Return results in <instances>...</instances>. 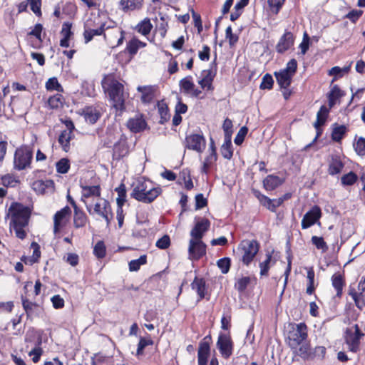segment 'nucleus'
I'll use <instances>...</instances> for the list:
<instances>
[{
	"label": "nucleus",
	"instance_id": "f257e3e1",
	"mask_svg": "<svg viewBox=\"0 0 365 365\" xmlns=\"http://www.w3.org/2000/svg\"><path fill=\"white\" fill-rule=\"evenodd\" d=\"M287 344L293 352L303 359L312 357V351L307 341V327L304 323L290 324L288 327Z\"/></svg>",
	"mask_w": 365,
	"mask_h": 365
},
{
	"label": "nucleus",
	"instance_id": "f03ea898",
	"mask_svg": "<svg viewBox=\"0 0 365 365\" xmlns=\"http://www.w3.org/2000/svg\"><path fill=\"white\" fill-rule=\"evenodd\" d=\"M31 215V209L19 202H12L8 209L6 218L10 219V229L14 230L19 239L26 238V228L29 225Z\"/></svg>",
	"mask_w": 365,
	"mask_h": 365
},
{
	"label": "nucleus",
	"instance_id": "7ed1b4c3",
	"mask_svg": "<svg viewBox=\"0 0 365 365\" xmlns=\"http://www.w3.org/2000/svg\"><path fill=\"white\" fill-rule=\"evenodd\" d=\"M102 87L116 111L124 110L125 101L128 95L124 91L123 84L113 78H106L102 81Z\"/></svg>",
	"mask_w": 365,
	"mask_h": 365
},
{
	"label": "nucleus",
	"instance_id": "20e7f679",
	"mask_svg": "<svg viewBox=\"0 0 365 365\" xmlns=\"http://www.w3.org/2000/svg\"><path fill=\"white\" fill-rule=\"evenodd\" d=\"M259 250V244L255 240H244L237 248L236 255L239 260L248 266L253 261Z\"/></svg>",
	"mask_w": 365,
	"mask_h": 365
},
{
	"label": "nucleus",
	"instance_id": "39448f33",
	"mask_svg": "<svg viewBox=\"0 0 365 365\" xmlns=\"http://www.w3.org/2000/svg\"><path fill=\"white\" fill-rule=\"evenodd\" d=\"M86 207L89 215H97L101 217L106 221L107 225H109L113 218V214L109 202L101 197L86 206Z\"/></svg>",
	"mask_w": 365,
	"mask_h": 365
},
{
	"label": "nucleus",
	"instance_id": "423d86ee",
	"mask_svg": "<svg viewBox=\"0 0 365 365\" xmlns=\"http://www.w3.org/2000/svg\"><path fill=\"white\" fill-rule=\"evenodd\" d=\"M161 189L155 187L153 182L144 178H138V201L145 203L153 202L160 193Z\"/></svg>",
	"mask_w": 365,
	"mask_h": 365
},
{
	"label": "nucleus",
	"instance_id": "0eeeda50",
	"mask_svg": "<svg viewBox=\"0 0 365 365\" xmlns=\"http://www.w3.org/2000/svg\"><path fill=\"white\" fill-rule=\"evenodd\" d=\"M32 160V148L29 145H21L14 153V168L19 171L30 168Z\"/></svg>",
	"mask_w": 365,
	"mask_h": 365
},
{
	"label": "nucleus",
	"instance_id": "6e6552de",
	"mask_svg": "<svg viewBox=\"0 0 365 365\" xmlns=\"http://www.w3.org/2000/svg\"><path fill=\"white\" fill-rule=\"evenodd\" d=\"M297 62L295 59L290 60L285 68L275 72L277 83L281 88L287 89L291 84L292 78L297 71Z\"/></svg>",
	"mask_w": 365,
	"mask_h": 365
},
{
	"label": "nucleus",
	"instance_id": "1a4fd4ad",
	"mask_svg": "<svg viewBox=\"0 0 365 365\" xmlns=\"http://www.w3.org/2000/svg\"><path fill=\"white\" fill-rule=\"evenodd\" d=\"M364 336V334L360 331L357 324L354 325V331L346 330L345 341L350 351L356 353L359 351L360 341Z\"/></svg>",
	"mask_w": 365,
	"mask_h": 365
},
{
	"label": "nucleus",
	"instance_id": "9d476101",
	"mask_svg": "<svg viewBox=\"0 0 365 365\" xmlns=\"http://www.w3.org/2000/svg\"><path fill=\"white\" fill-rule=\"evenodd\" d=\"M216 346L223 358L228 359L232 354L233 342L230 334L220 333Z\"/></svg>",
	"mask_w": 365,
	"mask_h": 365
},
{
	"label": "nucleus",
	"instance_id": "9b49d317",
	"mask_svg": "<svg viewBox=\"0 0 365 365\" xmlns=\"http://www.w3.org/2000/svg\"><path fill=\"white\" fill-rule=\"evenodd\" d=\"M206 254V245L202 240L190 239L188 256L191 260H197Z\"/></svg>",
	"mask_w": 365,
	"mask_h": 365
},
{
	"label": "nucleus",
	"instance_id": "f8f14e48",
	"mask_svg": "<svg viewBox=\"0 0 365 365\" xmlns=\"http://www.w3.org/2000/svg\"><path fill=\"white\" fill-rule=\"evenodd\" d=\"M81 201L86 206L101 197V188L98 185H81Z\"/></svg>",
	"mask_w": 365,
	"mask_h": 365
},
{
	"label": "nucleus",
	"instance_id": "ddd939ff",
	"mask_svg": "<svg viewBox=\"0 0 365 365\" xmlns=\"http://www.w3.org/2000/svg\"><path fill=\"white\" fill-rule=\"evenodd\" d=\"M71 214V210L68 206H66L56 212L53 217V232L56 234L63 227H64Z\"/></svg>",
	"mask_w": 365,
	"mask_h": 365
},
{
	"label": "nucleus",
	"instance_id": "4468645a",
	"mask_svg": "<svg viewBox=\"0 0 365 365\" xmlns=\"http://www.w3.org/2000/svg\"><path fill=\"white\" fill-rule=\"evenodd\" d=\"M211 336H206L200 342L198 351H197V362L198 365H207V359L210 354V343Z\"/></svg>",
	"mask_w": 365,
	"mask_h": 365
},
{
	"label": "nucleus",
	"instance_id": "2eb2a0df",
	"mask_svg": "<svg viewBox=\"0 0 365 365\" xmlns=\"http://www.w3.org/2000/svg\"><path fill=\"white\" fill-rule=\"evenodd\" d=\"M186 148L195 150L197 153H202L205 148L206 141L203 135L200 134H192L187 136Z\"/></svg>",
	"mask_w": 365,
	"mask_h": 365
},
{
	"label": "nucleus",
	"instance_id": "dca6fc26",
	"mask_svg": "<svg viewBox=\"0 0 365 365\" xmlns=\"http://www.w3.org/2000/svg\"><path fill=\"white\" fill-rule=\"evenodd\" d=\"M253 193L255 196L259 200L260 203L272 212H275L276 209L284 202V198L272 200L268 197L262 195L258 190H253Z\"/></svg>",
	"mask_w": 365,
	"mask_h": 365
},
{
	"label": "nucleus",
	"instance_id": "f3484780",
	"mask_svg": "<svg viewBox=\"0 0 365 365\" xmlns=\"http://www.w3.org/2000/svg\"><path fill=\"white\" fill-rule=\"evenodd\" d=\"M321 209L318 206H314L303 217L302 220V229H307L314 225L321 217Z\"/></svg>",
	"mask_w": 365,
	"mask_h": 365
},
{
	"label": "nucleus",
	"instance_id": "a211bd4d",
	"mask_svg": "<svg viewBox=\"0 0 365 365\" xmlns=\"http://www.w3.org/2000/svg\"><path fill=\"white\" fill-rule=\"evenodd\" d=\"M138 93L141 102L143 104L150 103L157 96L158 87L156 86H138Z\"/></svg>",
	"mask_w": 365,
	"mask_h": 365
},
{
	"label": "nucleus",
	"instance_id": "6ab92c4d",
	"mask_svg": "<svg viewBox=\"0 0 365 365\" xmlns=\"http://www.w3.org/2000/svg\"><path fill=\"white\" fill-rule=\"evenodd\" d=\"M210 222L207 219L197 222L190 232L191 239L202 240L205 232L209 229Z\"/></svg>",
	"mask_w": 365,
	"mask_h": 365
},
{
	"label": "nucleus",
	"instance_id": "aec40b11",
	"mask_svg": "<svg viewBox=\"0 0 365 365\" xmlns=\"http://www.w3.org/2000/svg\"><path fill=\"white\" fill-rule=\"evenodd\" d=\"M215 71L212 68L203 70L201 73L200 79L198 81L199 85L202 89L210 91L213 89L212 81L215 76Z\"/></svg>",
	"mask_w": 365,
	"mask_h": 365
},
{
	"label": "nucleus",
	"instance_id": "412c9836",
	"mask_svg": "<svg viewBox=\"0 0 365 365\" xmlns=\"http://www.w3.org/2000/svg\"><path fill=\"white\" fill-rule=\"evenodd\" d=\"M71 205L74 210V216H73V224L76 228H80L84 227L87 222L88 217L86 213L79 209L76 203V202L72 200Z\"/></svg>",
	"mask_w": 365,
	"mask_h": 365
},
{
	"label": "nucleus",
	"instance_id": "4be33fe9",
	"mask_svg": "<svg viewBox=\"0 0 365 365\" xmlns=\"http://www.w3.org/2000/svg\"><path fill=\"white\" fill-rule=\"evenodd\" d=\"M21 302L28 318H32L40 314L41 307L38 304L32 302L24 297H21Z\"/></svg>",
	"mask_w": 365,
	"mask_h": 365
},
{
	"label": "nucleus",
	"instance_id": "5701e85b",
	"mask_svg": "<svg viewBox=\"0 0 365 365\" xmlns=\"http://www.w3.org/2000/svg\"><path fill=\"white\" fill-rule=\"evenodd\" d=\"M294 43L293 35L290 32L285 33L279 39L276 49L279 53H283L288 50Z\"/></svg>",
	"mask_w": 365,
	"mask_h": 365
},
{
	"label": "nucleus",
	"instance_id": "b1692460",
	"mask_svg": "<svg viewBox=\"0 0 365 365\" xmlns=\"http://www.w3.org/2000/svg\"><path fill=\"white\" fill-rule=\"evenodd\" d=\"M344 163L341 158L337 155H331L329 162L328 173L331 175H335L341 172L344 168Z\"/></svg>",
	"mask_w": 365,
	"mask_h": 365
},
{
	"label": "nucleus",
	"instance_id": "393cba45",
	"mask_svg": "<svg viewBox=\"0 0 365 365\" xmlns=\"http://www.w3.org/2000/svg\"><path fill=\"white\" fill-rule=\"evenodd\" d=\"M284 179L274 175H269L263 180V186L266 190L272 191L281 185Z\"/></svg>",
	"mask_w": 365,
	"mask_h": 365
},
{
	"label": "nucleus",
	"instance_id": "a878e982",
	"mask_svg": "<svg viewBox=\"0 0 365 365\" xmlns=\"http://www.w3.org/2000/svg\"><path fill=\"white\" fill-rule=\"evenodd\" d=\"M73 134L69 130H63L58 136V141L61 148L65 152H68L71 149V140L73 138Z\"/></svg>",
	"mask_w": 365,
	"mask_h": 365
},
{
	"label": "nucleus",
	"instance_id": "bb28decb",
	"mask_svg": "<svg viewBox=\"0 0 365 365\" xmlns=\"http://www.w3.org/2000/svg\"><path fill=\"white\" fill-rule=\"evenodd\" d=\"M137 53V38L133 37L128 43L126 48L120 53V56H125V61L129 62Z\"/></svg>",
	"mask_w": 365,
	"mask_h": 365
},
{
	"label": "nucleus",
	"instance_id": "cd10ccee",
	"mask_svg": "<svg viewBox=\"0 0 365 365\" xmlns=\"http://www.w3.org/2000/svg\"><path fill=\"white\" fill-rule=\"evenodd\" d=\"M349 294L354 301L356 307L362 310L365 307V294L364 292H358L354 288H349Z\"/></svg>",
	"mask_w": 365,
	"mask_h": 365
},
{
	"label": "nucleus",
	"instance_id": "c85d7f7f",
	"mask_svg": "<svg viewBox=\"0 0 365 365\" xmlns=\"http://www.w3.org/2000/svg\"><path fill=\"white\" fill-rule=\"evenodd\" d=\"M331 284L336 291V297H341L343 293V288L345 284L343 276L339 273H335L331 277Z\"/></svg>",
	"mask_w": 365,
	"mask_h": 365
},
{
	"label": "nucleus",
	"instance_id": "c756f323",
	"mask_svg": "<svg viewBox=\"0 0 365 365\" xmlns=\"http://www.w3.org/2000/svg\"><path fill=\"white\" fill-rule=\"evenodd\" d=\"M83 116L86 122L94 124L100 118L99 111L93 107H86L83 110Z\"/></svg>",
	"mask_w": 365,
	"mask_h": 365
},
{
	"label": "nucleus",
	"instance_id": "7c9ffc66",
	"mask_svg": "<svg viewBox=\"0 0 365 365\" xmlns=\"http://www.w3.org/2000/svg\"><path fill=\"white\" fill-rule=\"evenodd\" d=\"M157 108L160 117V123L164 124L170 118L168 105L164 101H160L158 102Z\"/></svg>",
	"mask_w": 365,
	"mask_h": 365
},
{
	"label": "nucleus",
	"instance_id": "2f4dec72",
	"mask_svg": "<svg viewBox=\"0 0 365 365\" xmlns=\"http://www.w3.org/2000/svg\"><path fill=\"white\" fill-rule=\"evenodd\" d=\"M191 287L197 293L200 299L205 297V282L203 279L195 277L191 284Z\"/></svg>",
	"mask_w": 365,
	"mask_h": 365
},
{
	"label": "nucleus",
	"instance_id": "473e14b6",
	"mask_svg": "<svg viewBox=\"0 0 365 365\" xmlns=\"http://www.w3.org/2000/svg\"><path fill=\"white\" fill-rule=\"evenodd\" d=\"M105 30V24H102L97 29H85L83 36L85 39V42L87 43L91 41L95 36L101 35Z\"/></svg>",
	"mask_w": 365,
	"mask_h": 365
},
{
	"label": "nucleus",
	"instance_id": "72a5a7b5",
	"mask_svg": "<svg viewBox=\"0 0 365 365\" xmlns=\"http://www.w3.org/2000/svg\"><path fill=\"white\" fill-rule=\"evenodd\" d=\"M347 128L344 125H333L331 139L335 142H340L346 133Z\"/></svg>",
	"mask_w": 365,
	"mask_h": 365
},
{
	"label": "nucleus",
	"instance_id": "f704fd0d",
	"mask_svg": "<svg viewBox=\"0 0 365 365\" xmlns=\"http://www.w3.org/2000/svg\"><path fill=\"white\" fill-rule=\"evenodd\" d=\"M328 114L329 109L325 106H322L319 110L317 112V120L314 124L317 130H318L320 126L324 124L328 117Z\"/></svg>",
	"mask_w": 365,
	"mask_h": 365
},
{
	"label": "nucleus",
	"instance_id": "c9c22d12",
	"mask_svg": "<svg viewBox=\"0 0 365 365\" xmlns=\"http://www.w3.org/2000/svg\"><path fill=\"white\" fill-rule=\"evenodd\" d=\"M351 65H349L347 66H344V68H340L339 66H334L331 68L328 74L329 76H333L334 78L332 80V82L336 81L339 78H341L344 76V74L348 73L350 71Z\"/></svg>",
	"mask_w": 365,
	"mask_h": 365
},
{
	"label": "nucleus",
	"instance_id": "e433bc0d",
	"mask_svg": "<svg viewBox=\"0 0 365 365\" xmlns=\"http://www.w3.org/2000/svg\"><path fill=\"white\" fill-rule=\"evenodd\" d=\"M128 153V147L123 141H119L113 146V157L119 159Z\"/></svg>",
	"mask_w": 365,
	"mask_h": 365
},
{
	"label": "nucleus",
	"instance_id": "4c0bfd02",
	"mask_svg": "<svg viewBox=\"0 0 365 365\" xmlns=\"http://www.w3.org/2000/svg\"><path fill=\"white\" fill-rule=\"evenodd\" d=\"M220 152L222 155L226 159H230L232 157L233 151L232 149L231 138H225V141L221 146Z\"/></svg>",
	"mask_w": 365,
	"mask_h": 365
},
{
	"label": "nucleus",
	"instance_id": "58836bf2",
	"mask_svg": "<svg viewBox=\"0 0 365 365\" xmlns=\"http://www.w3.org/2000/svg\"><path fill=\"white\" fill-rule=\"evenodd\" d=\"M217 158V153L209 154L202 163V173L207 174Z\"/></svg>",
	"mask_w": 365,
	"mask_h": 365
},
{
	"label": "nucleus",
	"instance_id": "ea45409f",
	"mask_svg": "<svg viewBox=\"0 0 365 365\" xmlns=\"http://www.w3.org/2000/svg\"><path fill=\"white\" fill-rule=\"evenodd\" d=\"M64 98L61 94L57 93L51 96L48 100V104L52 109L58 108L63 106Z\"/></svg>",
	"mask_w": 365,
	"mask_h": 365
},
{
	"label": "nucleus",
	"instance_id": "a19ab883",
	"mask_svg": "<svg viewBox=\"0 0 365 365\" xmlns=\"http://www.w3.org/2000/svg\"><path fill=\"white\" fill-rule=\"evenodd\" d=\"M180 86L185 93L189 95L192 88L195 87L192 77L189 76L180 80Z\"/></svg>",
	"mask_w": 365,
	"mask_h": 365
},
{
	"label": "nucleus",
	"instance_id": "79ce46f5",
	"mask_svg": "<svg viewBox=\"0 0 365 365\" xmlns=\"http://www.w3.org/2000/svg\"><path fill=\"white\" fill-rule=\"evenodd\" d=\"M56 167L58 173H67L70 168V161L67 158H61L56 163Z\"/></svg>",
	"mask_w": 365,
	"mask_h": 365
},
{
	"label": "nucleus",
	"instance_id": "37998d69",
	"mask_svg": "<svg viewBox=\"0 0 365 365\" xmlns=\"http://www.w3.org/2000/svg\"><path fill=\"white\" fill-rule=\"evenodd\" d=\"M115 191L118 192V195L116 199L118 207H123L126 197L125 186L121 184L118 187L115 188Z\"/></svg>",
	"mask_w": 365,
	"mask_h": 365
},
{
	"label": "nucleus",
	"instance_id": "c03bdc74",
	"mask_svg": "<svg viewBox=\"0 0 365 365\" xmlns=\"http://www.w3.org/2000/svg\"><path fill=\"white\" fill-rule=\"evenodd\" d=\"M341 96V91L336 85L334 86L329 95V106L331 107L335 103V101Z\"/></svg>",
	"mask_w": 365,
	"mask_h": 365
},
{
	"label": "nucleus",
	"instance_id": "a18cd8bd",
	"mask_svg": "<svg viewBox=\"0 0 365 365\" xmlns=\"http://www.w3.org/2000/svg\"><path fill=\"white\" fill-rule=\"evenodd\" d=\"M41 343V340H38L37 345L29 352V355L30 356H32V361L34 363H37L39 361L41 356L42 355L43 353V350L40 347Z\"/></svg>",
	"mask_w": 365,
	"mask_h": 365
},
{
	"label": "nucleus",
	"instance_id": "49530a36",
	"mask_svg": "<svg viewBox=\"0 0 365 365\" xmlns=\"http://www.w3.org/2000/svg\"><path fill=\"white\" fill-rule=\"evenodd\" d=\"M357 179L356 174L354 172H349L341 177V182L343 185H352L356 182Z\"/></svg>",
	"mask_w": 365,
	"mask_h": 365
},
{
	"label": "nucleus",
	"instance_id": "de8ad7c7",
	"mask_svg": "<svg viewBox=\"0 0 365 365\" xmlns=\"http://www.w3.org/2000/svg\"><path fill=\"white\" fill-rule=\"evenodd\" d=\"M354 148L359 155H365V138L359 137L354 143Z\"/></svg>",
	"mask_w": 365,
	"mask_h": 365
},
{
	"label": "nucleus",
	"instance_id": "09e8293b",
	"mask_svg": "<svg viewBox=\"0 0 365 365\" xmlns=\"http://www.w3.org/2000/svg\"><path fill=\"white\" fill-rule=\"evenodd\" d=\"M46 88L48 91H62L63 88L58 83L56 78H51L46 83Z\"/></svg>",
	"mask_w": 365,
	"mask_h": 365
},
{
	"label": "nucleus",
	"instance_id": "8fccbe9b",
	"mask_svg": "<svg viewBox=\"0 0 365 365\" xmlns=\"http://www.w3.org/2000/svg\"><path fill=\"white\" fill-rule=\"evenodd\" d=\"M153 26L150 23V21L145 19L140 24H138V33L146 36L150 32Z\"/></svg>",
	"mask_w": 365,
	"mask_h": 365
},
{
	"label": "nucleus",
	"instance_id": "3c124183",
	"mask_svg": "<svg viewBox=\"0 0 365 365\" xmlns=\"http://www.w3.org/2000/svg\"><path fill=\"white\" fill-rule=\"evenodd\" d=\"M106 246L103 241L98 242L93 249L94 255L98 258L102 259L106 255Z\"/></svg>",
	"mask_w": 365,
	"mask_h": 365
},
{
	"label": "nucleus",
	"instance_id": "603ef678",
	"mask_svg": "<svg viewBox=\"0 0 365 365\" xmlns=\"http://www.w3.org/2000/svg\"><path fill=\"white\" fill-rule=\"evenodd\" d=\"M312 242L318 250H321L322 252H326L328 250L327 243L322 237L313 236Z\"/></svg>",
	"mask_w": 365,
	"mask_h": 365
},
{
	"label": "nucleus",
	"instance_id": "864d4df0",
	"mask_svg": "<svg viewBox=\"0 0 365 365\" xmlns=\"http://www.w3.org/2000/svg\"><path fill=\"white\" fill-rule=\"evenodd\" d=\"M271 262H272V255L270 253H267L266 255V259L264 261H263L262 262L259 263L261 275H266L267 274Z\"/></svg>",
	"mask_w": 365,
	"mask_h": 365
},
{
	"label": "nucleus",
	"instance_id": "5fc2aeb1",
	"mask_svg": "<svg viewBox=\"0 0 365 365\" xmlns=\"http://www.w3.org/2000/svg\"><path fill=\"white\" fill-rule=\"evenodd\" d=\"M273 78L271 75L267 73L265 74L262 80V83L260 84L261 89H271L273 86Z\"/></svg>",
	"mask_w": 365,
	"mask_h": 365
},
{
	"label": "nucleus",
	"instance_id": "6e6d98bb",
	"mask_svg": "<svg viewBox=\"0 0 365 365\" xmlns=\"http://www.w3.org/2000/svg\"><path fill=\"white\" fill-rule=\"evenodd\" d=\"M222 128L225 133V138H231L232 133V122L229 118H226L224 120Z\"/></svg>",
	"mask_w": 365,
	"mask_h": 365
},
{
	"label": "nucleus",
	"instance_id": "4d7b16f0",
	"mask_svg": "<svg viewBox=\"0 0 365 365\" xmlns=\"http://www.w3.org/2000/svg\"><path fill=\"white\" fill-rule=\"evenodd\" d=\"M31 247L34 248V252L32 257L29 259V264L37 262L41 256L38 245L36 242H32Z\"/></svg>",
	"mask_w": 365,
	"mask_h": 365
},
{
	"label": "nucleus",
	"instance_id": "13d9d810",
	"mask_svg": "<svg viewBox=\"0 0 365 365\" xmlns=\"http://www.w3.org/2000/svg\"><path fill=\"white\" fill-rule=\"evenodd\" d=\"M217 266L222 273L226 274L228 272L230 267V259L226 257L220 259L217 261Z\"/></svg>",
	"mask_w": 365,
	"mask_h": 365
},
{
	"label": "nucleus",
	"instance_id": "bf43d9fd",
	"mask_svg": "<svg viewBox=\"0 0 365 365\" xmlns=\"http://www.w3.org/2000/svg\"><path fill=\"white\" fill-rule=\"evenodd\" d=\"M248 132V129L247 127L245 126H243L242 127L240 130L238 131L234 141H235V143L240 145H241L243 141H244V139L247 135Z\"/></svg>",
	"mask_w": 365,
	"mask_h": 365
},
{
	"label": "nucleus",
	"instance_id": "052dcab7",
	"mask_svg": "<svg viewBox=\"0 0 365 365\" xmlns=\"http://www.w3.org/2000/svg\"><path fill=\"white\" fill-rule=\"evenodd\" d=\"M43 30V26L41 24H36L34 29L29 33V35L35 36L39 43L42 42L41 32Z\"/></svg>",
	"mask_w": 365,
	"mask_h": 365
},
{
	"label": "nucleus",
	"instance_id": "680f3d73",
	"mask_svg": "<svg viewBox=\"0 0 365 365\" xmlns=\"http://www.w3.org/2000/svg\"><path fill=\"white\" fill-rule=\"evenodd\" d=\"M285 0H268V4L272 9V11L274 14H277L279 9L282 6Z\"/></svg>",
	"mask_w": 365,
	"mask_h": 365
},
{
	"label": "nucleus",
	"instance_id": "e2e57ef3",
	"mask_svg": "<svg viewBox=\"0 0 365 365\" xmlns=\"http://www.w3.org/2000/svg\"><path fill=\"white\" fill-rule=\"evenodd\" d=\"M72 24L70 22H64L62 25V29L61 31V34L63 36V38H70L73 35V32L71 31Z\"/></svg>",
	"mask_w": 365,
	"mask_h": 365
},
{
	"label": "nucleus",
	"instance_id": "0e129e2a",
	"mask_svg": "<svg viewBox=\"0 0 365 365\" xmlns=\"http://www.w3.org/2000/svg\"><path fill=\"white\" fill-rule=\"evenodd\" d=\"M30 1V6L31 11L37 16H41V0H29Z\"/></svg>",
	"mask_w": 365,
	"mask_h": 365
},
{
	"label": "nucleus",
	"instance_id": "69168bd1",
	"mask_svg": "<svg viewBox=\"0 0 365 365\" xmlns=\"http://www.w3.org/2000/svg\"><path fill=\"white\" fill-rule=\"evenodd\" d=\"M120 6L123 11L134 10L136 6V0H121Z\"/></svg>",
	"mask_w": 365,
	"mask_h": 365
},
{
	"label": "nucleus",
	"instance_id": "338daca9",
	"mask_svg": "<svg viewBox=\"0 0 365 365\" xmlns=\"http://www.w3.org/2000/svg\"><path fill=\"white\" fill-rule=\"evenodd\" d=\"M170 240L169 236L164 235L163 237H161L156 242L155 245L156 247H158L159 249L165 250L170 246Z\"/></svg>",
	"mask_w": 365,
	"mask_h": 365
},
{
	"label": "nucleus",
	"instance_id": "774afa93",
	"mask_svg": "<svg viewBox=\"0 0 365 365\" xmlns=\"http://www.w3.org/2000/svg\"><path fill=\"white\" fill-rule=\"evenodd\" d=\"M51 301L52 302L53 307L55 309H61L64 307V300L58 294L53 296L51 299Z\"/></svg>",
	"mask_w": 365,
	"mask_h": 365
}]
</instances>
